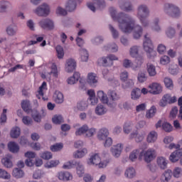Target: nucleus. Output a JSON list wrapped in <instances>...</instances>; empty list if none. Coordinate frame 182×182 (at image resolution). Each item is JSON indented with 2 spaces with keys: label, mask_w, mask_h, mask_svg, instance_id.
I'll list each match as a JSON object with an SVG mask.
<instances>
[{
  "label": "nucleus",
  "mask_w": 182,
  "mask_h": 182,
  "mask_svg": "<svg viewBox=\"0 0 182 182\" xmlns=\"http://www.w3.org/2000/svg\"><path fill=\"white\" fill-rule=\"evenodd\" d=\"M110 15L114 21H117L119 29L124 33H130L134 31L133 36L134 39H139L143 35V28L139 25H136V21L130 16L124 13H119L116 16V9L109 8Z\"/></svg>",
  "instance_id": "obj_1"
},
{
  "label": "nucleus",
  "mask_w": 182,
  "mask_h": 182,
  "mask_svg": "<svg viewBox=\"0 0 182 182\" xmlns=\"http://www.w3.org/2000/svg\"><path fill=\"white\" fill-rule=\"evenodd\" d=\"M147 36V34L144 36V49L146 53L147 57L151 59V58H154L157 55V52L154 50L153 43H151V40Z\"/></svg>",
  "instance_id": "obj_2"
},
{
  "label": "nucleus",
  "mask_w": 182,
  "mask_h": 182,
  "mask_svg": "<svg viewBox=\"0 0 182 182\" xmlns=\"http://www.w3.org/2000/svg\"><path fill=\"white\" fill-rule=\"evenodd\" d=\"M149 14H150V11H149L147 6L141 4L138 7L137 17L140 20L143 26H147V25H149V23L147 22Z\"/></svg>",
  "instance_id": "obj_3"
},
{
  "label": "nucleus",
  "mask_w": 182,
  "mask_h": 182,
  "mask_svg": "<svg viewBox=\"0 0 182 182\" xmlns=\"http://www.w3.org/2000/svg\"><path fill=\"white\" fill-rule=\"evenodd\" d=\"M156 151L153 148H149L146 151L142 150L139 156V160H141L144 157L146 163H151L156 157Z\"/></svg>",
  "instance_id": "obj_4"
},
{
  "label": "nucleus",
  "mask_w": 182,
  "mask_h": 182,
  "mask_svg": "<svg viewBox=\"0 0 182 182\" xmlns=\"http://www.w3.org/2000/svg\"><path fill=\"white\" fill-rule=\"evenodd\" d=\"M164 11L169 16H172V18H178L180 16V9L173 4H166Z\"/></svg>",
  "instance_id": "obj_5"
},
{
  "label": "nucleus",
  "mask_w": 182,
  "mask_h": 182,
  "mask_svg": "<svg viewBox=\"0 0 182 182\" xmlns=\"http://www.w3.org/2000/svg\"><path fill=\"white\" fill-rule=\"evenodd\" d=\"M88 164L99 166L100 168H104V167H106V166H107V163L102 162V159L97 154H95L90 157V161H88Z\"/></svg>",
  "instance_id": "obj_6"
},
{
  "label": "nucleus",
  "mask_w": 182,
  "mask_h": 182,
  "mask_svg": "<svg viewBox=\"0 0 182 182\" xmlns=\"http://www.w3.org/2000/svg\"><path fill=\"white\" fill-rule=\"evenodd\" d=\"M50 12L49 6L46 4H43L35 10V14L38 16H48Z\"/></svg>",
  "instance_id": "obj_7"
},
{
  "label": "nucleus",
  "mask_w": 182,
  "mask_h": 182,
  "mask_svg": "<svg viewBox=\"0 0 182 182\" xmlns=\"http://www.w3.org/2000/svg\"><path fill=\"white\" fill-rule=\"evenodd\" d=\"M149 93L151 95H160L163 92V87L161 85L157 82H153L150 84L148 87Z\"/></svg>",
  "instance_id": "obj_8"
},
{
  "label": "nucleus",
  "mask_w": 182,
  "mask_h": 182,
  "mask_svg": "<svg viewBox=\"0 0 182 182\" xmlns=\"http://www.w3.org/2000/svg\"><path fill=\"white\" fill-rule=\"evenodd\" d=\"M39 25L43 29H48V31H52L55 28L53 21L49 18L41 20L39 22Z\"/></svg>",
  "instance_id": "obj_9"
},
{
  "label": "nucleus",
  "mask_w": 182,
  "mask_h": 182,
  "mask_svg": "<svg viewBox=\"0 0 182 182\" xmlns=\"http://www.w3.org/2000/svg\"><path fill=\"white\" fill-rule=\"evenodd\" d=\"M180 159L181 164L182 166V148L173 151L172 154H171L169 156V160L172 163H176V161H178Z\"/></svg>",
  "instance_id": "obj_10"
},
{
  "label": "nucleus",
  "mask_w": 182,
  "mask_h": 182,
  "mask_svg": "<svg viewBox=\"0 0 182 182\" xmlns=\"http://www.w3.org/2000/svg\"><path fill=\"white\" fill-rule=\"evenodd\" d=\"M103 66H113V60H119V58L113 54H109L107 58H102Z\"/></svg>",
  "instance_id": "obj_11"
},
{
  "label": "nucleus",
  "mask_w": 182,
  "mask_h": 182,
  "mask_svg": "<svg viewBox=\"0 0 182 182\" xmlns=\"http://www.w3.org/2000/svg\"><path fill=\"white\" fill-rule=\"evenodd\" d=\"M129 53L132 58H136V60L139 63V65H141V63H143V57H139V47L137 46H132L130 48Z\"/></svg>",
  "instance_id": "obj_12"
},
{
  "label": "nucleus",
  "mask_w": 182,
  "mask_h": 182,
  "mask_svg": "<svg viewBox=\"0 0 182 182\" xmlns=\"http://www.w3.org/2000/svg\"><path fill=\"white\" fill-rule=\"evenodd\" d=\"M25 157H27V159L26 160V165L28 166V167H32L35 162H33V160L32 159H35L36 157V154L32 151H27L25 154Z\"/></svg>",
  "instance_id": "obj_13"
},
{
  "label": "nucleus",
  "mask_w": 182,
  "mask_h": 182,
  "mask_svg": "<svg viewBox=\"0 0 182 182\" xmlns=\"http://www.w3.org/2000/svg\"><path fill=\"white\" fill-rule=\"evenodd\" d=\"M76 69V61L70 58L67 60V64L65 65V70L68 73L73 72Z\"/></svg>",
  "instance_id": "obj_14"
},
{
  "label": "nucleus",
  "mask_w": 182,
  "mask_h": 182,
  "mask_svg": "<svg viewBox=\"0 0 182 182\" xmlns=\"http://www.w3.org/2000/svg\"><path fill=\"white\" fill-rule=\"evenodd\" d=\"M97 96L102 103L108 105V106H112V103L109 102V97H107V95L105 94L103 91H98Z\"/></svg>",
  "instance_id": "obj_15"
},
{
  "label": "nucleus",
  "mask_w": 182,
  "mask_h": 182,
  "mask_svg": "<svg viewBox=\"0 0 182 182\" xmlns=\"http://www.w3.org/2000/svg\"><path fill=\"white\" fill-rule=\"evenodd\" d=\"M122 150H123V145L122 144H118L116 146H114V147L111 149V152L112 153V156L114 157H119V156L122 154Z\"/></svg>",
  "instance_id": "obj_16"
},
{
  "label": "nucleus",
  "mask_w": 182,
  "mask_h": 182,
  "mask_svg": "<svg viewBox=\"0 0 182 182\" xmlns=\"http://www.w3.org/2000/svg\"><path fill=\"white\" fill-rule=\"evenodd\" d=\"M107 95L109 99V103H111V105H113V102H116V100H119L120 99V96L117 95V92L114 90H109L107 92Z\"/></svg>",
  "instance_id": "obj_17"
},
{
  "label": "nucleus",
  "mask_w": 182,
  "mask_h": 182,
  "mask_svg": "<svg viewBox=\"0 0 182 182\" xmlns=\"http://www.w3.org/2000/svg\"><path fill=\"white\" fill-rule=\"evenodd\" d=\"M1 163L6 168H11L14 166L12 164V156L10 154L7 155L1 159Z\"/></svg>",
  "instance_id": "obj_18"
},
{
  "label": "nucleus",
  "mask_w": 182,
  "mask_h": 182,
  "mask_svg": "<svg viewBox=\"0 0 182 182\" xmlns=\"http://www.w3.org/2000/svg\"><path fill=\"white\" fill-rule=\"evenodd\" d=\"M58 178L59 180H63L64 181H69V180L73 178V176L68 171H61L58 173Z\"/></svg>",
  "instance_id": "obj_19"
},
{
  "label": "nucleus",
  "mask_w": 182,
  "mask_h": 182,
  "mask_svg": "<svg viewBox=\"0 0 182 182\" xmlns=\"http://www.w3.org/2000/svg\"><path fill=\"white\" fill-rule=\"evenodd\" d=\"M36 41H30L28 43V46H32V45H36L38 42H42L41 46H46V41H43V36H39L36 35Z\"/></svg>",
  "instance_id": "obj_20"
},
{
  "label": "nucleus",
  "mask_w": 182,
  "mask_h": 182,
  "mask_svg": "<svg viewBox=\"0 0 182 182\" xmlns=\"http://www.w3.org/2000/svg\"><path fill=\"white\" fill-rule=\"evenodd\" d=\"M140 65H141L139 61H137V65L135 67L133 65V63L132 62V60L129 59H124L123 61V66L124 68H126V69H129V68H132V69H133L134 70H136V69L138 68L139 66Z\"/></svg>",
  "instance_id": "obj_21"
},
{
  "label": "nucleus",
  "mask_w": 182,
  "mask_h": 182,
  "mask_svg": "<svg viewBox=\"0 0 182 182\" xmlns=\"http://www.w3.org/2000/svg\"><path fill=\"white\" fill-rule=\"evenodd\" d=\"M157 164L160 168L165 170V168H167V159L163 156H159L157 158Z\"/></svg>",
  "instance_id": "obj_22"
},
{
  "label": "nucleus",
  "mask_w": 182,
  "mask_h": 182,
  "mask_svg": "<svg viewBox=\"0 0 182 182\" xmlns=\"http://www.w3.org/2000/svg\"><path fill=\"white\" fill-rule=\"evenodd\" d=\"M21 107L26 113H31V112H32V109H31V102L28 100L21 102Z\"/></svg>",
  "instance_id": "obj_23"
},
{
  "label": "nucleus",
  "mask_w": 182,
  "mask_h": 182,
  "mask_svg": "<svg viewBox=\"0 0 182 182\" xmlns=\"http://www.w3.org/2000/svg\"><path fill=\"white\" fill-rule=\"evenodd\" d=\"M107 112V109L103 105H98L95 108V114L97 116H103V114H106Z\"/></svg>",
  "instance_id": "obj_24"
},
{
  "label": "nucleus",
  "mask_w": 182,
  "mask_h": 182,
  "mask_svg": "<svg viewBox=\"0 0 182 182\" xmlns=\"http://www.w3.org/2000/svg\"><path fill=\"white\" fill-rule=\"evenodd\" d=\"M79 79H80V73L78 72H75L74 73L73 77L68 78V85H75V83H76V82H77Z\"/></svg>",
  "instance_id": "obj_25"
},
{
  "label": "nucleus",
  "mask_w": 182,
  "mask_h": 182,
  "mask_svg": "<svg viewBox=\"0 0 182 182\" xmlns=\"http://www.w3.org/2000/svg\"><path fill=\"white\" fill-rule=\"evenodd\" d=\"M107 136H109V130L106 128H102L99 131L97 137L99 140H105Z\"/></svg>",
  "instance_id": "obj_26"
},
{
  "label": "nucleus",
  "mask_w": 182,
  "mask_h": 182,
  "mask_svg": "<svg viewBox=\"0 0 182 182\" xmlns=\"http://www.w3.org/2000/svg\"><path fill=\"white\" fill-rule=\"evenodd\" d=\"M146 134H137V132H134L130 134V138L131 139H134L135 138V141L136 143H140V141H143V139H144V136Z\"/></svg>",
  "instance_id": "obj_27"
},
{
  "label": "nucleus",
  "mask_w": 182,
  "mask_h": 182,
  "mask_svg": "<svg viewBox=\"0 0 182 182\" xmlns=\"http://www.w3.org/2000/svg\"><path fill=\"white\" fill-rule=\"evenodd\" d=\"M157 132L151 131L147 136L146 141L148 143H154L157 140Z\"/></svg>",
  "instance_id": "obj_28"
},
{
  "label": "nucleus",
  "mask_w": 182,
  "mask_h": 182,
  "mask_svg": "<svg viewBox=\"0 0 182 182\" xmlns=\"http://www.w3.org/2000/svg\"><path fill=\"white\" fill-rule=\"evenodd\" d=\"M13 177H15L16 178H22L23 176H25V173H23V171L18 168H15L13 170L12 172Z\"/></svg>",
  "instance_id": "obj_29"
},
{
  "label": "nucleus",
  "mask_w": 182,
  "mask_h": 182,
  "mask_svg": "<svg viewBox=\"0 0 182 182\" xmlns=\"http://www.w3.org/2000/svg\"><path fill=\"white\" fill-rule=\"evenodd\" d=\"M97 77L94 73H89L87 75V80L90 85H95V83H97Z\"/></svg>",
  "instance_id": "obj_30"
},
{
  "label": "nucleus",
  "mask_w": 182,
  "mask_h": 182,
  "mask_svg": "<svg viewBox=\"0 0 182 182\" xmlns=\"http://www.w3.org/2000/svg\"><path fill=\"white\" fill-rule=\"evenodd\" d=\"M65 8L68 12H73V11L76 9V1L69 0L66 4Z\"/></svg>",
  "instance_id": "obj_31"
},
{
  "label": "nucleus",
  "mask_w": 182,
  "mask_h": 182,
  "mask_svg": "<svg viewBox=\"0 0 182 182\" xmlns=\"http://www.w3.org/2000/svg\"><path fill=\"white\" fill-rule=\"evenodd\" d=\"M9 150L11 153H18L19 151V146L14 141H11L8 144Z\"/></svg>",
  "instance_id": "obj_32"
},
{
  "label": "nucleus",
  "mask_w": 182,
  "mask_h": 182,
  "mask_svg": "<svg viewBox=\"0 0 182 182\" xmlns=\"http://www.w3.org/2000/svg\"><path fill=\"white\" fill-rule=\"evenodd\" d=\"M10 135L12 139H18L21 136V128L18 127H14L11 131Z\"/></svg>",
  "instance_id": "obj_33"
},
{
  "label": "nucleus",
  "mask_w": 182,
  "mask_h": 182,
  "mask_svg": "<svg viewBox=\"0 0 182 182\" xmlns=\"http://www.w3.org/2000/svg\"><path fill=\"white\" fill-rule=\"evenodd\" d=\"M87 154V149H82V150H77L74 153L73 156L75 159H82V157H85Z\"/></svg>",
  "instance_id": "obj_34"
},
{
  "label": "nucleus",
  "mask_w": 182,
  "mask_h": 182,
  "mask_svg": "<svg viewBox=\"0 0 182 182\" xmlns=\"http://www.w3.org/2000/svg\"><path fill=\"white\" fill-rule=\"evenodd\" d=\"M171 96L169 94H166L164 95L162 97V100H161L159 105L161 106V107H166L167 103H171Z\"/></svg>",
  "instance_id": "obj_35"
},
{
  "label": "nucleus",
  "mask_w": 182,
  "mask_h": 182,
  "mask_svg": "<svg viewBox=\"0 0 182 182\" xmlns=\"http://www.w3.org/2000/svg\"><path fill=\"white\" fill-rule=\"evenodd\" d=\"M132 99L134 100H137V99H140V96H141V90L140 88H135L132 90L131 93Z\"/></svg>",
  "instance_id": "obj_36"
},
{
  "label": "nucleus",
  "mask_w": 182,
  "mask_h": 182,
  "mask_svg": "<svg viewBox=\"0 0 182 182\" xmlns=\"http://www.w3.org/2000/svg\"><path fill=\"white\" fill-rule=\"evenodd\" d=\"M171 176H173V171L171 170H166L161 176V178L164 182H168V180L171 178Z\"/></svg>",
  "instance_id": "obj_37"
},
{
  "label": "nucleus",
  "mask_w": 182,
  "mask_h": 182,
  "mask_svg": "<svg viewBox=\"0 0 182 182\" xmlns=\"http://www.w3.org/2000/svg\"><path fill=\"white\" fill-rule=\"evenodd\" d=\"M147 72L149 76H156L157 72L156 71V66L153 65L151 63L147 64Z\"/></svg>",
  "instance_id": "obj_38"
},
{
  "label": "nucleus",
  "mask_w": 182,
  "mask_h": 182,
  "mask_svg": "<svg viewBox=\"0 0 182 182\" xmlns=\"http://www.w3.org/2000/svg\"><path fill=\"white\" fill-rule=\"evenodd\" d=\"M55 50L58 59H63V57L65 56V51L63 50V47H62V46L60 45H58L55 47Z\"/></svg>",
  "instance_id": "obj_39"
},
{
  "label": "nucleus",
  "mask_w": 182,
  "mask_h": 182,
  "mask_svg": "<svg viewBox=\"0 0 182 182\" xmlns=\"http://www.w3.org/2000/svg\"><path fill=\"white\" fill-rule=\"evenodd\" d=\"M55 102L56 103H63V94L59 91H55L54 94Z\"/></svg>",
  "instance_id": "obj_40"
},
{
  "label": "nucleus",
  "mask_w": 182,
  "mask_h": 182,
  "mask_svg": "<svg viewBox=\"0 0 182 182\" xmlns=\"http://www.w3.org/2000/svg\"><path fill=\"white\" fill-rule=\"evenodd\" d=\"M120 8L122 11H125L126 12H129V11H132L133 9V7L132 6V3H130V1H127L121 4Z\"/></svg>",
  "instance_id": "obj_41"
},
{
  "label": "nucleus",
  "mask_w": 182,
  "mask_h": 182,
  "mask_svg": "<svg viewBox=\"0 0 182 182\" xmlns=\"http://www.w3.org/2000/svg\"><path fill=\"white\" fill-rule=\"evenodd\" d=\"M76 164H77L76 161H70L63 164V168H64V170H69L70 168H73Z\"/></svg>",
  "instance_id": "obj_42"
},
{
  "label": "nucleus",
  "mask_w": 182,
  "mask_h": 182,
  "mask_svg": "<svg viewBox=\"0 0 182 182\" xmlns=\"http://www.w3.org/2000/svg\"><path fill=\"white\" fill-rule=\"evenodd\" d=\"M125 176L127 178H133L134 176H136V171L134 169L133 167H130L125 171Z\"/></svg>",
  "instance_id": "obj_43"
},
{
  "label": "nucleus",
  "mask_w": 182,
  "mask_h": 182,
  "mask_svg": "<svg viewBox=\"0 0 182 182\" xmlns=\"http://www.w3.org/2000/svg\"><path fill=\"white\" fill-rule=\"evenodd\" d=\"M18 31V27L16 26H10L6 29V33L10 36H14V35L16 34V32Z\"/></svg>",
  "instance_id": "obj_44"
},
{
  "label": "nucleus",
  "mask_w": 182,
  "mask_h": 182,
  "mask_svg": "<svg viewBox=\"0 0 182 182\" xmlns=\"http://www.w3.org/2000/svg\"><path fill=\"white\" fill-rule=\"evenodd\" d=\"M157 112V109H156L155 106H152L146 114V117L147 119H151V117H154V114H156V112Z\"/></svg>",
  "instance_id": "obj_45"
},
{
  "label": "nucleus",
  "mask_w": 182,
  "mask_h": 182,
  "mask_svg": "<svg viewBox=\"0 0 182 182\" xmlns=\"http://www.w3.org/2000/svg\"><path fill=\"white\" fill-rule=\"evenodd\" d=\"M140 149H135L129 154V160L134 161L140 156Z\"/></svg>",
  "instance_id": "obj_46"
},
{
  "label": "nucleus",
  "mask_w": 182,
  "mask_h": 182,
  "mask_svg": "<svg viewBox=\"0 0 182 182\" xmlns=\"http://www.w3.org/2000/svg\"><path fill=\"white\" fill-rule=\"evenodd\" d=\"M75 166H77V174L79 177H82L85 174V168L83 167V165L77 162Z\"/></svg>",
  "instance_id": "obj_47"
},
{
  "label": "nucleus",
  "mask_w": 182,
  "mask_h": 182,
  "mask_svg": "<svg viewBox=\"0 0 182 182\" xmlns=\"http://www.w3.org/2000/svg\"><path fill=\"white\" fill-rule=\"evenodd\" d=\"M0 178H3L4 180H10L11 174L5 171V169L0 168Z\"/></svg>",
  "instance_id": "obj_48"
},
{
  "label": "nucleus",
  "mask_w": 182,
  "mask_h": 182,
  "mask_svg": "<svg viewBox=\"0 0 182 182\" xmlns=\"http://www.w3.org/2000/svg\"><path fill=\"white\" fill-rule=\"evenodd\" d=\"M46 82H43L39 87L38 94L36 95L38 99H41L43 96V90L46 89Z\"/></svg>",
  "instance_id": "obj_49"
},
{
  "label": "nucleus",
  "mask_w": 182,
  "mask_h": 182,
  "mask_svg": "<svg viewBox=\"0 0 182 182\" xmlns=\"http://www.w3.org/2000/svg\"><path fill=\"white\" fill-rule=\"evenodd\" d=\"M81 60L82 62H87L89 59V53L85 49L80 50Z\"/></svg>",
  "instance_id": "obj_50"
},
{
  "label": "nucleus",
  "mask_w": 182,
  "mask_h": 182,
  "mask_svg": "<svg viewBox=\"0 0 182 182\" xmlns=\"http://www.w3.org/2000/svg\"><path fill=\"white\" fill-rule=\"evenodd\" d=\"M52 120L54 124H60V123H63V117L62 115H55Z\"/></svg>",
  "instance_id": "obj_51"
},
{
  "label": "nucleus",
  "mask_w": 182,
  "mask_h": 182,
  "mask_svg": "<svg viewBox=\"0 0 182 182\" xmlns=\"http://www.w3.org/2000/svg\"><path fill=\"white\" fill-rule=\"evenodd\" d=\"M87 125H83L82 127L76 130L75 134L77 136H82V134H85V133L87 132Z\"/></svg>",
  "instance_id": "obj_52"
},
{
  "label": "nucleus",
  "mask_w": 182,
  "mask_h": 182,
  "mask_svg": "<svg viewBox=\"0 0 182 182\" xmlns=\"http://www.w3.org/2000/svg\"><path fill=\"white\" fill-rule=\"evenodd\" d=\"M123 130L125 134H129V133H130V132L132 131V122H125Z\"/></svg>",
  "instance_id": "obj_53"
},
{
  "label": "nucleus",
  "mask_w": 182,
  "mask_h": 182,
  "mask_svg": "<svg viewBox=\"0 0 182 182\" xmlns=\"http://www.w3.org/2000/svg\"><path fill=\"white\" fill-rule=\"evenodd\" d=\"M77 107L78 110H81V112H83V110H86L87 109V103L85 101H81L77 103Z\"/></svg>",
  "instance_id": "obj_54"
},
{
  "label": "nucleus",
  "mask_w": 182,
  "mask_h": 182,
  "mask_svg": "<svg viewBox=\"0 0 182 182\" xmlns=\"http://www.w3.org/2000/svg\"><path fill=\"white\" fill-rule=\"evenodd\" d=\"M63 149V144H56L50 146L51 151H60Z\"/></svg>",
  "instance_id": "obj_55"
},
{
  "label": "nucleus",
  "mask_w": 182,
  "mask_h": 182,
  "mask_svg": "<svg viewBox=\"0 0 182 182\" xmlns=\"http://www.w3.org/2000/svg\"><path fill=\"white\" fill-rule=\"evenodd\" d=\"M182 174V169L180 167H176L173 169V177H175L176 178H178V177H180V176H181Z\"/></svg>",
  "instance_id": "obj_56"
},
{
  "label": "nucleus",
  "mask_w": 182,
  "mask_h": 182,
  "mask_svg": "<svg viewBox=\"0 0 182 182\" xmlns=\"http://www.w3.org/2000/svg\"><path fill=\"white\" fill-rule=\"evenodd\" d=\"M34 122H36L37 123H40L42 116H41V114L38 112V111H36L35 113H32L31 114Z\"/></svg>",
  "instance_id": "obj_57"
},
{
  "label": "nucleus",
  "mask_w": 182,
  "mask_h": 182,
  "mask_svg": "<svg viewBox=\"0 0 182 182\" xmlns=\"http://www.w3.org/2000/svg\"><path fill=\"white\" fill-rule=\"evenodd\" d=\"M109 28L114 39L119 38V31L112 27L111 24L109 25Z\"/></svg>",
  "instance_id": "obj_58"
},
{
  "label": "nucleus",
  "mask_w": 182,
  "mask_h": 182,
  "mask_svg": "<svg viewBox=\"0 0 182 182\" xmlns=\"http://www.w3.org/2000/svg\"><path fill=\"white\" fill-rule=\"evenodd\" d=\"M59 164V160H55V161H50V162H48L46 164V167L47 168H52L53 167H56Z\"/></svg>",
  "instance_id": "obj_59"
},
{
  "label": "nucleus",
  "mask_w": 182,
  "mask_h": 182,
  "mask_svg": "<svg viewBox=\"0 0 182 182\" xmlns=\"http://www.w3.org/2000/svg\"><path fill=\"white\" fill-rule=\"evenodd\" d=\"M22 122L23 124H26V126H31V124H32L33 121L32 120V118L28 116H25V117H23Z\"/></svg>",
  "instance_id": "obj_60"
},
{
  "label": "nucleus",
  "mask_w": 182,
  "mask_h": 182,
  "mask_svg": "<svg viewBox=\"0 0 182 182\" xmlns=\"http://www.w3.org/2000/svg\"><path fill=\"white\" fill-rule=\"evenodd\" d=\"M162 129H164V132L170 133V132H171V130H173V127L169 123L164 122L162 124Z\"/></svg>",
  "instance_id": "obj_61"
},
{
  "label": "nucleus",
  "mask_w": 182,
  "mask_h": 182,
  "mask_svg": "<svg viewBox=\"0 0 182 182\" xmlns=\"http://www.w3.org/2000/svg\"><path fill=\"white\" fill-rule=\"evenodd\" d=\"M164 83L167 89H171V90L173 89V80H171V79L168 77H166L164 79Z\"/></svg>",
  "instance_id": "obj_62"
},
{
  "label": "nucleus",
  "mask_w": 182,
  "mask_h": 182,
  "mask_svg": "<svg viewBox=\"0 0 182 182\" xmlns=\"http://www.w3.org/2000/svg\"><path fill=\"white\" fill-rule=\"evenodd\" d=\"M9 6V2L2 1L0 2V12H5V9Z\"/></svg>",
  "instance_id": "obj_63"
},
{
  "label": "nucleus",
  "mask_w": 182,
  "mask_h": 182,
  "mask_svg": "<svg viewBox=\"0 0 182 182\" xmlns=\"http://www.w3.org/2000/svg\"><path fill=\"white\" fill-rule=\"evenodd\" d=\"M41 158L44 160H50L52 159V153L49 151H46L41 154Z\"/></svg>",
  "instance_id": "obj_64"
}]
</instances>
